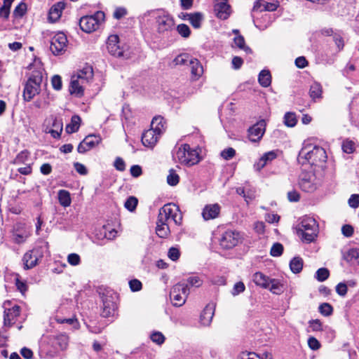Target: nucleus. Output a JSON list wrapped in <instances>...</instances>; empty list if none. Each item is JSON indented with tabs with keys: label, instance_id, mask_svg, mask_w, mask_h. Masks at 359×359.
<instances>
[{
	"label": "nucleus",
	"instance_id": "f257e3e1",
	"mask_svg": "<svg viewBox=\"0 0 359 359\" xmlns=\"http://www.w3.org/2000/svg\"><path fill=\"white\" fill-rule=\"evenodd\" d=\"M169 221H172L177 226H180L182 222V214L179 207L174 203L165 204L159 209L156 232L160 238H167L169 236Z\"/></svg>",
	"mask_w": 359,
	"mask_h": 359
},
{
	"label": "nucleus",
	"instance_id": "f03ea898",
	"mask_svg": "<svg viewBox=\"0 0 359 359\" xmlns=\"http://www.w3.org/2000/svg\"><path fill=\"white\" fill-rule=\"evenodd\" d=\"M32 65H30L32 67ZM33 66L36 69L32 72L28 80L25 83L23 90V98L26 102L31 101L41 90V85L43 81V71L41 62L34 61Z\"/></svg>",
	"mask_w": 359,
	"mask_h": 359
},
{
	"label": "nucleus",
	"instance_id": "7ed1b4c3",
	"mask_svg": "<svg viewBox=\"0 0 359 359\" xmlns=\"http://www.w3.org/2000/svg\"><path fill=\"white\" fill-rule=\"evenodd\" d=\"M327 160L325 150L319 146L311 144H305L300 150L298 156L299 163H309L311 165H320Z\"/></svg>",
	"mask_w": 359,
	"mask_h": 359
},
{
	"label": "nucleus",
	"instance_id": "20e7f679",
	"mask_svg": "<svg viewBox=\"0 0 359 359\" xmlns=\"http://www.w3.org/2000/svg\"><path fill=\"white\" fill-rule=\"evenodd\" d=\"M297 232L304 241L308 243L313 242L317 237L318 232L317 222L313 217H304L298 224Z\"/></svg>",
	"mask_w": 359,
	"mask_h": 359
},
{
	"label": "nucleus",
	"instance_id": "39448f33",
	"mask_svg": "<svg viewBox=\"0 0 359 359\" xmlns=\"http://www.w3.org/2000/svg\"><path fill=\"white\" fill-rule=\"evenodd\" d=\"M173 158L175 161L187 166H192L200 161L197 150L191 149L188 144H184L179 147L176 149Z\"/></svg>",
	"mask_w": 359,
	"mask_h": 359
},
{
	"label": "nucleus",
	"instance_id": "423d86ee",
	"mask_svg": "<svg viewBox=\"0 0 359 359\" xmlns=\"http://www.w3.org/2000/svg\"><path fill=\"white\" fill-rule=\"evenodd\" d=\"M105 15L102 11H97L94 15H86L79 20V26L82 31L91 33L98 29L100 23L104 21Z\"/></svg>",
	"mask_w": 359,
	"mask_h": 359
},
{
	"label": "nucleus",
	"instance_id": "0eeeda50",
	"mask_svg": "<svg viewBox=\"0 0 359 359\" xmlns=\"http://www.w3.org/2000/svg\"><path fill=\"white\" fill-rule=\"evenodd\" d=\"M117 294L112 290H105L102 294V309L101 315L104 318L113 316L117 309Z\"/></svg>",
	"mask_w": 359,
	"mask_h": 359
},
{
	"label": "nucleus",
	"instance_id": "6e6552de",
	"mask_svg": "<svg viewBox=\"0 0 359 359\" xmlns=\"http://www.w3.org/2000/svg\"><path fill=\"white\" fill-rule=\"evenodd\" d=\"M189 294V287L188 285L185 283L180 282L172 287L170 292V297L172 301L173 306H181L185 304Z\"/></svg>",
	"mask_w": 359,
	"mask_h": 359
},
{
	"label": "nucleus",
	"instance_id": "1a4fd4ad",
	"mask_svg": "<svg viewBox=\"0 0 359 359\" xmlns=\"http://www.w3.org/2000/svg\"><path fill=\"white\" fill-rule=\"evenodd\" d=\"M240 232L235 230H226L219 238V245L224 249H231L242 242Z\"/></svg>",
	"mask_w": 359,
	"mask_h": 359
},
{
	"label": "nucleus",
	"instance_id": "9d476101",
	"mask_svg": "<svg viewBox=\"0 0 359 359\" xmlns=\"http://www.w3.org/2000/svg\"><path fill=\"white\" fill-rule=\"evenodd\" d=\"M175 21L173 18L169 15L163 14L156 18L157 32L163 36H168L174 30Z\"/></svg>",
	"mask_w": 359,
	"mask_h": 359
},
{
	"label": "nucleus",
	"instance_id": "9b49d317",
	"mask_svg": "<svg viewBox=\"0 0 359 359\" xmlns=\"http://www.w3.org/2000/svg\"><path fill=\"white\" fill-rule=\"evenodd\" d=\"M107 48L108 52L113 56L123 58L128 57L123 48L121 47L119 45V38L117 35H111L108 37Z\"/></svg>",
	"mask_w": 359,
	"mask_h": 359
},
{
	"label": "nucleus",
	"instance_id": "f8f14e48",
	"mask_svg": "<svg viewBox=\"0 0 359 359\" xmlns=\"http://www.w3.org/2000/svg\"><path fill=\"white\" fill-rule=\"evenodd\" d=\"M67 39L65 34L58 33L51 39L50 49L54 55H59L65 50Z\"/></svg>",
	"mask_w": 359,
	"mask_h": 359
},
{
	"label": "nucleus",
	"instance_id": "ddd939ff",
	"mask_svg": "<svg viewBox=\"0 0 359 359\" xmlns=\"http://www.w3.org/2000/svg\"><path fill=\"white\" fill-rule=\"evenodd\" d=\"M266 130V122L261 120L248 129V137L250 142H257L262 138Z\"/></svg>",
	"mask_w": 359,
	"mask_h": 359
},
{
	"label": "nucleus",
	"instance_id": "4468645a",
	"mask_svg": "<svg viewBox=\"0 0 359 359\" xmlns=\"http://www.w3.org/2000/svg\"><path fill=\"white\" fill-rule=\"evenodd\" d=\"M41 257L42 255L37 248L27 252L22 258L24 269L27 270L36 266Z\"/></svg>",
	"mask_w": 359,
	"mask_h": 359
},
{
	"label": "nucleus",
	"instance_id": "2eb2a0df",
	"mask_svg": "<svg viewBox=\"0 0 359 359\" xmlns=\"http://www.w3.org/2000/svg\"><path fill=\"white\" fill-rule=\"evenodd\" d=\"M49 340L52 346L57 350H65L69 344V337L64 333L51 335L49 337Z\"/></svg>",
	"mask_w": 359,
	"mask_h": 359
},
{
	"label": "nucleus",
	"instance_id": "dca6fc26",
	"mask_svg": "<svg viewBox=\"0 0 359 359\" xmlns=\"http://www.w3.org/2000/svg\"><path fill=\"white\" fill-rule=\"evenodd\" d=\"M221 207L218 203L206 205L202 211L204 220L214 219L219 217Z\"/></svg>",
	"mask_w": 359,
	"mask_h": 359
},
{
	"label": "nucleus",
	"instance_id": "f3484780",
	"mask_svg": "<svg viewBox=\"0 0 359 359\" xmlns=\"http://www.w3.org/2000/svg\"><path fill=\"white\" fill-rule=\"evenodd\" d=\"M316 177L313 175L308 174L302 177L299 181V187L305 192H313L317 188L315 182Z\"/></svg>",
	"mask_w": 359,
	"mask_h": 359
},
{
	"label": "nucleus",
	"instance_id": "a211bd4d",
	"mask_svg": "<svg viewBox=\"0 0 359 359\" xmlns=\"http://www.w3.org/2000/svg\"><path fill=\"white\" fill-rule=\"evenodd\" d=\"M161 135L153 129L146 130L142 135V142L145 147H153L158 142Z\"/></svg>",
	"mask_w": 359,
	"mask_h": 359
},
{
	"label": "nucleus",
	"instance_id": "6ab92c4d",
	"mask_svg": "<svg viewBox=\"0 0 359 359\" xmlns=\"http://www.w3.org/2000/svg\"><path fill=\"white\" fill-rule=\"evenodd\" d=\"M86 82L82 81L76 76H73L71 79L69 85V93L71 95H75L77 97H81L83 95L84 85Z\"/></svg>",
	"mask_w": 359,
	"mask_h": 359
},
{
	"label": "nucleus",
	"instance_id": "aec40b11",
	"mask_svg": "<svg viewBox=\"0 0 359 359\" xmlns=\"http://www.w3.org/2000/svg\"><path fill=\"white\" fill-rule=\"evenodd\" d=\"M215 306L213 304H208L203 310L200 316V323L202 325L208 326L212 320Z\"/></svg>",
	"mask_w": 359,
	"mask_h": 359
},
{
	"label": "nucleus",
	"instance_id": "412c9836",
	"mask_svg": "<svg viewBox=\"0 0 359 359\" xmlns=\"http://www.w3.org/2000/svg\"><path fill=\"white\" fill-rule=\"evenodd\" d=\"M214 9L217 17L222 20H226L230 15V6L227 4V0L216 3Z\"/></svg>",
	"mask_w": 359,
	"mask_h": 359
},
{
	"label": "nucleus",
	"instance_id": "4be33fe9",
	"mask_svg": "<svg viewBox=\"0 0 359 359\" xmlns=\"http://www.w3.org/2000/svg\"><path fill=\"white\" fill-rule=\"evenodd\" d=\"M65 4L62 1L54 4L49 11L48 19L51 22H56L61 17L62 11L65 9Z\"/></svg>",
	"mask_w": 359,
	"mask_h": 359
},
{
	"label": "nucleus",
	"instance_id": "5701e85b",
	"mask_svg": "<svg viewBox=\"0 0 359 359\" xmlns=\"http://www.w3.org/2000/svg\"><path fill=\"white\" fill-rule=\"evenodd\" d=\"M276 158V154L271 151L264 154L259 160L257 163L255 164V168L257 170H260L263 168L268 162L271 161L272 160Z\"/></svg>",
	"mask_w": 359,
	"mask_h": 359
},
{
	"label": "nucleus",
	"instance_id": "b1692460",
	"mask_svg": "<svg viewBox=\"0 0 359 359\" xmlns=\"http://www.w3.org/2000/svg\"><path fill=\"white\" fill-rule=\"evenodd\" d=\"M188 66L190 67L191 74L194 76L199 78L202 75L203 69L201 64L197 59L191 57Z\"/></svg>",
	"mask_w": 359,
	"mask_h": 359
},
{
	"label": "nucleus",
	"instance_id": "393cba45",
	"mask_svg": "<svg viewBox=\"0 0 359 359\" xmlns=\"http://www.w3.org/2000/svg\"><path fill=\"white\" fill-rule=\"evenodd\" d=\"M270 278L262 272H256L253 275V281L257 285L263 288L269 287Z\"/></svg>",
	"mask_w": 359,
	"mask_h": 359
},
{
	"label": "nucleus",
	"instance_id": "a878e982",
	"mask_svg": "<svg viewBox=\"0 0 359 359\" xmlns=\"http://www.w3.org/2000/svg\"><path fill=\"white\" fill-rule=\"evenodd\" d=\"M165 121L162 116H155L151 121V128L158 132L160 135L165 130Z\"/></svg>",
	"mask_w": 359,
	"mask_h": 359
},
{
	"label": "nucleus",
	"instance_id": "bb28decb",
	"mask_svg": "<svg viewBox=\"0 0 359 359\" xmlns=\"http://www.w3.org/2000/svg\"><path fill=\"white\" fill-rule=\"evenodd\" d=\"M75 76L82 81L88 83L93 76V68L90 66L86 67Z\"/></svg>",
	"mask_w": 359,
	"mask_h": 359
},
{
	"label": "nucleus",
	"instance_id": "cd10ccee",
	"mask_svg": "<svg viewBox=\"0 0 359 359\" xmlns=\"http://www.w3.org/2000/svg\"><path fill=\"white\" fill-rule=\"evenodd\" d=\"M186 15L188 16V20L194 28L198 29L201 27L203 16L201 13H187Z\"/></svg>",
	"mask_w": 359,
	"mask_h": 359
},
{
	"label": "nucleus",
	"instance_id": "c85d7f7f",
	"mask_svg": "<svg viewBox=\"0 0 359 359\" xmlns=\"http://www.w3.org/2000/svg\"><path fill=\"white\" fill-rule=\"evenodd\" d=\"M258 81L259 84L264 88L271 85V75L269 70L263 69L260 72L258 76Z\"/></svg>",
	"mask_w": 359,
	"mask_h": 359
},
{
	"label": "nucleus",
	"instance_id": "c756f323",
	"mask_svg": "<svg viewBox=\"0 0 359 359\" xmlns=\"http://www.w3.org/2000/svg\"><path fill=\"white\" fill-rule=\"evenodd\" d=\"M323 88L320 83L314 82L313 83L309 89V95L313 100L322 97Z\"/></svg>",
	"mask_w": 359,
	"mask_h": 359
},
{
	"label": "nucleus",
	"instance_id": "7c9ffc66",
	"mask_svg": "<svg viewBox=\"0 0 359 359\" xmlns=\"http://www.w3.org/2000/svg\"><path fill=\"white\" fill-rule=\"evenodd\" d=\"M83 140L84 144H86L88 148L91 149L101 142L102 138L100 135H89L86 136Z\"/></svg>",
	"mask_w": 359,
	"mask_h": 359
},
{
	"label": "nucleus",
	"instance_id": "2f4dec72",
	"mask_svg": "<svg viewBox=\"0 0 359 359\" xmlns=\"http://www.w3.org/2000/svg\"><path fill=\"white\" fill-rule=\"evenodd\" d=\"M58 200L60 205L63 207H68L71 204L70 194L66 190H60L58 191Z\"/></svg>",
	"mask_w": 359,
	"mask_h": 359
},
{
	"label": "nucleus",
	"instance_id": "473e14b6",
	"mask_svg": "<svg viewBox=\"0 0 359 359\" xmlns=\"http://www.w3.org/2000/svg\"><path fill=\"white\" fill-rule=\"evenodd\" d=\"M290 268L294 273H299L303 268V259L299 257H294L290 262Z\"/></svg>",
	"mask_w": 359,
	"mask_h": 359
},
{
	"label": "nucleus",
	"instance_id": "72a5a7b5",
	"mask_svg": "<svg viewBox=\"0 0 359 359\" xmlns=\"http://www.w3.org/2000/svg\"><path fill=\"white\" fill-rule=\"evenodd\" d=\"M81 118L79 116H73L71 119V123L66 126V131L68 133H73L76 132L80 126Z\"/></svg>",
	"mask_w": 359,
	"mask_h": 359
},
{
	"label": "nucleus",
	"instance_id": "f704fd0d",
	"mask_svg": "<svg viewBox=\"0 0 359 359\" xmlns=\"http://www.w3.org/2000/svg\"><path fill=\"white\" fill-rule=\"evenodd\" d=\"M268 289L274 294H280L283 292V285L278 280L271 279Z\"/></svg>",
	"mask_w": 359,
	"mask_h": 359
},
{
	"label": "nucleus",
	"instance_id": "c9c22d12",
	"mask_svg": "<svg viewBox=\"0 0 359 359\" xmlns=\"http://www.w3.org/2000/svg\"><path fill=\"white\" fill-rule=\"evenodd\" d=\"M191 58L187 53H182L177 55L174 60L173 63L175 65H188Z\"/></svg>",
	"mask_w": 359,
	"mask_h": 359
},
{
	"label": "nucleus",
	"instance_id": "e433bc0d",
	"mask_svg": "<svg viewBox=\"0 0 359 359\" xmlns=\"http://www.w3.org/2000/svg\"><path fill=\"white\" fill-rule=\"evenodd\" d=\"M297 122L296 114L294 112H287L284 116V123L288 127H294Z\"/></svg>",
	"mask_w": 359,
	"mask_h": 359
},
{
	"label": "nucleus",
	"instance_id": "4c0bfd02",
	"mask_svg": "<svg viewBox=\"0 0 359 359\" xmlns=\"http://www.w3.org/2000/svg\"><path fill=\"white\" fill-rule=\"evenodd\" d=\"M330 271L326 268H320L317 270L315 274V278L319 282H323L329 278Z\"/></svg>",
	"mask_w": 359,
	"mask_h": 359
},
{
	"label": "nucleus",
	"instance_id": "58836bf2",
	"mask_svg": "<svg viewBox=\"0 0 359 359\" xmlns=\"http://www.w3.org/2000/svg\"><path fill=\"white\" fill-rule=\"evenodd\" d=\"M346 259L348 262L355 261L358 263H359V249L358 248L350 249L347 252V255L346 256Z\"/></svg>",
	"mask_w": 359,
	"mask_h": 359
},
{
	"label": "nucleus",
	"instance_id": "ea45409f",
	"mask_svg": "<svg viewBox=\"0 0 359 359\" xmlns=\"http://www.w3.org/2000/svg\"><path fill=\"white\" fill-rule=\"evenodd\" d=\"M180 177L173 169H170L167 177V182L170 186H175L179 183Z\"/></svg>",
	"mask_w": 359,
	"mask_h": 359
},
{
	"label": "nucleus",
	"instance_id": "a19ab883",
	"mask_svg": "<svg viewBox=\"0 0 359 359\" xmlns=\"http://www.w3.org/2000/svg\"><path fill=\"white\" fill-rule=\"evenodd\" d=\"M138 201L135 196H130L126 201L124 207L129 211L133 212L137 205Z\"/></svg>",
	"mask_w": 359,
	"mask_h": 359
},
{
	"label": "nucleus",
	"instance_id": "79ce46f5",
	"mask_svg": "<svg viewBox=\"0 0 359 359\" xmlns=\"http://www.w3.org/2000/svg\"><path fill=\"white\" fill-rule=\"evenodd\" d=\"M177 32L181 36L184 38H188L191 34V29L186 24H180L177 25Z\"/></svg>",
	"mask_w": 359,
	"mask_h": 359
},
{
	"label": "nucleus",
	"instance_id": "37998d69",
	"mask_svg": "<svg viewBox=\"0 0 359 359\" xmlns=\"http://www.w3.org/2000/svg\"><path fill=\"white\" fill-rule=\"evenodd\" d=\"M27 11V4L24 2L20 3L13 11L15 18H22Z\"/></svg>",
	"mask_w": 359,
	"mask_h": 359
},
{
	"label": "nucleus",
	"instance_id": "c03bdc74",
	"mask_svg": "<svg viewBox=\"0 0 359 359\" xmlns=\"http://www.w3.org/2000/svg\"><path fill=\"white\" fill-rule=\"evenodd\" d=\"M233 41L235 45L240 49L243 50L246 53L251 52L250 48L245 45V39L243 36L241 35L237 36L234 38Z\"/></svg>",
	"mask_w": 359,
	"mask_h": 359
},
{
	"label": "nucleus",
	"instance_id": "a18cd8bd",
	"mask_svg": "<svg viewBox=\"0 0 359 359\" xmlns=\"http://www.w3.org/2000/svg\"><path fill=\"white\" fill-rule=\"evenodd\" d=\"M342 150L346 154H352L355 151V142L350 140H344Z\"/></svg>",
	"mask_w": 359,
	"mask_h": 359
},
{
	"label": "nucleus",
	"instance_id": "49530a36",
	"mask_svg": "<svg viewBox=\"0 0 359 359\" xmlns=\"http://www.w3.org/2000/svg\"><path fill=\"white\" fill-rule=\"evenodd\" d=\"M318 311L325 316H329L332 313L333 308L328 303H323L319 306Z\"/></svg>",
	"mask_w": 359,
	"mask_h": 359
},
{
	"label": "nucleus",
	"instance_id": "de8ad7c7",
	"mask_svg": "<svg viewBox=\"0 0 359 359\" xmlns=\"http://www.w3.org/2000/svg\"><path fill=\"white\" fill-rule=\"evenodd\" d=\"M283 246L280 243H275L270 251V254L273 257H279L283 254Z\"/></svg>",
	"mask_w": 359,
	"mask_h": 359
},
{
	"label": "nucleus",
	"instance_id": "09e8293b",
	"mask_svg": "<svg viewBox=\"0 0 359 359\" xmlns=\"http://www.w3.org/2000/svg\"><path fill=\"white\" fill-rule=\"evenodd\" d=\"M309 329L313 332H319L323 330V325L320 320H311L309 322Z\"/></svg>",
	"mask_w": 359,
	"mask_h": 359
},
{
	"label": "nucleus",
	"instance_id": "8fccbe9b",
	"mask_svg": "<svg viewBox=\"0 0 359 359\" xmlns=\"http://www.w3.org/2000/svg\"><path fill=\"white\" fill-rule=\"evenodd\" d=\"M150 338L151 341L158 345H161L164 343L165 341V337L164 335L160 332H153Z\"/></svg>",
	"mask_w": 359,
	"mask_h": 359
},
{
	"label": "nucleus",
	"instance_id": "3c124183",
	"mask_svg": "<svg viewBox=\"0 0 359 359\" xmlns=\"http://www.w3.org/2000/svg\"><path fill=\"white\" fill-rule=\"evenodd\" d=\"M187 285L198 287L203 284V280L198 276H190L187 278Z\"/></svg>",
	"mask_w": 359,
	"mask_h": 359
},
{
	"label": "nucleus",
	"instance_id": "603ef678",
	"mask_svg": "<svg viewBox=\"0 0 359 359\" xmlns=\"http://www.w3.org/2000/svg\"><path fill=\"white\" fill-rule=\"evenodd\" d=\"M168 257L172 261H177L180 257V251L179 248L172 247L168 252Z\"/></svg>",
	"mask_w": 359,
	"mask_h": 359
},
{
	"label": "nucleus",
	"instance_id": "864d4df0",
	"mask_svg": "<svg viewBox=\"0 0 359 359\" xmlns=\"http://www.w3.org/2000/svg\"><path fill=\"white\" fill-rule=\"evenodd\" d=\"M245 290V286L244 283L241 281L237 282L233 287V290L231 291V294L233 296H236L239 294L240 293L244 292Z\"/></svg>",
	"mask_w": 359,
	"mask_h": 359
},
{
	"label": "nucleus",
	"instance_id": "5fc2aeb1",
	"mask_svg": "<svg viewBox=\"0 0 359 359\" xmlns=\"http://www.w3.org/2000/svg\"><path fill=\"white\" fill-rule=\"evenodd\" d=\"M53 88L56 90H60L62 87V79L59 75H55L51 79Z\"/></svg>",
	"mask_w": 359,
	"mask_h": 359
},
{
	"label": "nucleus",
	"instance_id": "6e6d98bb",
	"mask_svg": "<svg viewBox=\"0 0 359 359\" xmlns=\"http://www.w3.org/2000/svg\"><path fill=\"white\" fill-rule=\"evenodd\" d=\"M55 320L60 324L67 323L69 325H74V323H78L77 320L74 318H65L56 315L55 317Z\"/></svg>",
	"mask_w": 359,
	"mask_h": 359
},
{
	"label": "nucleus",
	"instance_id": "4d7b16f0",
	"mask_svg": "<svg viewBox=\"0 0 359 359\" xmlns=\"http://www.w3.org/2000/svg\"><path fill=\"white\" fill-rule=\"evenodd\" d=\"M236 154V151L234 149L229 147L227 149H224L221 152V156L225 160H230Z\"/></svg>",
	"mask_w": 359,
	"mask_h": 359
},
{
	"label": "nucleus",
	"instance_id": "13d9d810",
	"mask_svg": "<svg viewBox=\"0 0 359 359\" xmlns=\"http://www.w3.org/2000/svg\"><path fill=\"white\" fill-rule=\"evenodd\" d=\"M333 39L337 47L338 48V51L343 50L344 46L343 37L339 34L335 33L333 36Z\"/></svg>",
	"mask_w": 359,
	"mask_h": 359
},
{
	"label": "nucleus",
	"instance_id": "bf43d9fd",
	"mask_svg": "<svg viewBox=\"0 0 359 359\" xmlns=\"http://www.w3.org/2000/svg\"><path fill=\"white\" fill-rule=\"evenodd\" d=\"M308 346L311 349L316 351L320 348V344L316 338L310 337L308 339Z\"/></svg>",
	"mask_w": 359,
	"mask_h": 359
},
{
	"label": "nucleus",
	"instance_id": "052dcab7",
	"mask_svg": "<svg viewBox=\"0 0 359 359\" xmlns=\"http://www.w3.org/2000/svg\"><path fill=\"white\" fill-rule=\"evenodd\" d=\"M130 288L133 292H137L142 289V283L137 279L131 280L129 282Z\"/></svg>",
	"mask_w": 359,
	"mask_h": 359
},
{
	"label": "nucleus",
	"instance_id": "680f3d73",
	"mask_svg": "<svg viewBox=\"0 0 359 359\" xmlns=\"http://www.w3.org/2000/svg\"><path fill=\"white\" fill-rule=\"evenodd\" d=\"M114 166L115 167V168L117 170H119L121 172L124 171L126 170V163H125L124 161L123 160V158H121V157L116 158L114 163Z\"/></svg>",
	"mask_w": 359,
	"mask_h": 359
},
{
	"label": "nucleus",
	"instance_id": "e2e57ef3",
	"mask_svg": "<svg viewBox=\"0 0 359 359\" xmlns=\"http://www.w3.org/2000/svg\"><path fill=\"white\" fill-rule=\"evenodd\" d=\"M67 261L71 265L76 266L80 263L81 259L79 255L72 253L68 255Z\"/></svg>",
	"mask_w": 359,
	"mask_h": 359
},
{
	"label": "nucleus",
	"instance_id": "0e129e2a",
	"mask_svg": "<svg viewBox=\"0 0 359 359\" xmlns=\"http://www.w3.org/2000/svg\"><path fill=\"white\" fill-rule=\"evenodd\" d=\"M74 168H75L76 172L81 175H86L88 174V170H87L86 167L81 163H79V162L74 163Z\"/></svg>",
	"mask_w": 359,
	"mask_h": 359
},
{
	"label": "nucleus",
	"instance_id": "69168bd1",
	"mask_svg": "<svg viewBox=\"0 0 359 359\" xmlns=\"http://www.w3.org/2000/svg\"><path fill=\"white\" fill-rule=\"evenodd\" d=\"M336 292L339 295L344 297L347 293V285L344 283H339L336 286Z\"/></svg>",
	"mask_w": 359,
	"mask_h": 359
},
{
	"label": "nucleus",
	"instance_id": "338daca9",
	"mask_svg": "<svg viewBox=\"0 0 359 359\" xmlns=\"http://www.w3.org/2000/svg\"><path fill=\"white\" fill-rule=\"evenodd\" d=\"M348 205L353 208H356L359 206V195L352 194L348 199Z\"/></svg>",
	"mask_w": 359,
	"mask_h": 359
},
{
	"label": "nucleus",
	"instance_id": "774afa93",
	"mask_svg": "<svg viewBox=\"0 0 359 359\" xmlns=\"http://www.w3.org/2000/svg\"><path fill=\"white\" fill-rule=\"evenodd\" d=\"M15 285L17 287V289L22 294H24L25 292L27 290V285L25 282H22L19 280L18 278L15 279Z\"/></svg>",
	"mask_w": 359,
	"mask_h": 359
}]
</instances>
